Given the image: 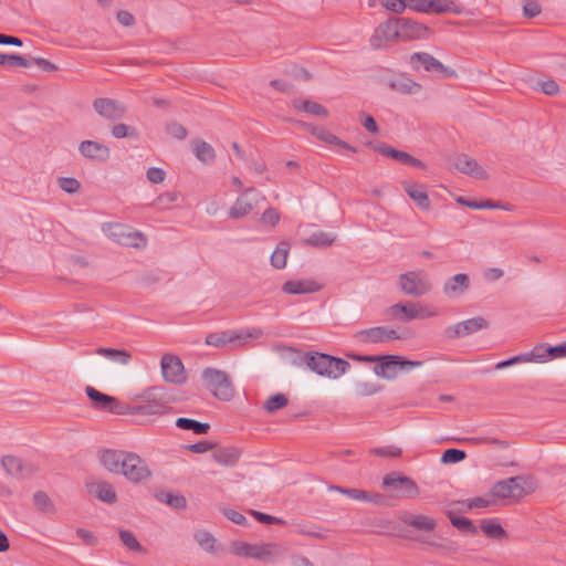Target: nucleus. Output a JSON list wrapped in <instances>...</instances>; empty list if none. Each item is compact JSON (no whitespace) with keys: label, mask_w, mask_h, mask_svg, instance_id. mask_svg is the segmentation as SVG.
I'll return each mask as SVG.
<instances>
[{"label":"nucleus","mask_w":566,"mask_h":566,"mask_svg":"<svg viewBox=\"0 0 566 566\" xmlns=\"http://www.w3.org/2000/svg\"><path fill=\"white\" fill-rule=\"evenodd\" d=\"M161 375L167 382L181 385L186 381V370L181 359L172 354H165L160 360Z\"/></svg>","instance_id":"11"},{"label":"nucleus","mask_w":566,"mask_h":566,"mask_svg":"<svg viewBox=\"0 0 566 566\" xmlns=\"http://www.w3.org/2000/svg\"><path fill=\"white\" fill-rule=\"evenodd\" d=\"M96 354L104 356L111 360L118 361L122 365H127L132 358V355L126 349H115L99 347L96 349Z\"/></svg>","instance_id":"43"},{"label":"nucleus","mask_w":566,"mask_h":566,"mask_svg":"<svg viewBox=\"0 0 566 566\" xmlns=\"http://www.w3.org/2000/svg\"><path fill=\"white\" fill-rule=\"evenodd\" d=\"M163 405H150L149 402L143 401L140 405H126L125 406V415H147V416H157L164 415Z\"/></svg>","instance_id":"39"},{"label":"nucleus","mask_w":566,"mask_h":566,"mask_svg":"<svg viewBox=\"0 0 566 566\" xmlns=\"http://www.w3.org/2000/svg\"><path fill=\"white\" fill-rule=\"evenodd\" d=\"M293 107L297 111H303V112H306L314 116H318V117L328 116V109L325 106H323L316 102L310 101V99H301V98L294 99Z\"/></svg>","instance_id":"35"},{"label":"nucleus","mask_w":566,"mask_h":566,"mask_svg":"<svg viewBox=\"0 0 566 566\" xmlns=\"http://www.w3.org/2000/svg\"><path fill=\"white\" fill-rule=\"evenodd\" d=\"M403 189L407 195L422 209L429 210L431 201L424 190V186L416 182H403Z\"/></svg>","instance_id":"32"},{"label":"nucleus","mask_w":566,"mask_h":566,"mask_svg":"<svg viewBox=\"0 0 566 566\" xmlns=\"http://www.w3.org/2000/svg\"><path fill=\"white\" fill-rule=\"evenodd\" d=\"M454 167L462 174L478 178L488 179L486 171L478 164V161L464 154L458 155L454 159Z\"/></svg>","instance_id":"24"},{"label":"nucleus","mask_w":566,"mask_h":566,"mask_svg":"<svg viewBox=\"0 0 566 566\" xmlns=\"http://www.w3.org/2000/svg\"><path fill=\"white\" fill-rule=\"evenodd\" d=\"M462 502H451L449 504V509L446 511V515L450 520V523L453 527L459 530L461 533L467 535H476L479 533L478 527L473 524V522L468 517L457 516L454 506L461 504Z\"/></svg>","instance_id":"25"},{"label":"nucleus","mask_w":566,"mask_h":566,"mask_svg":"<svg viewBox=\"0 0 566 566\" xmlns=\"http://www.w3.org/2000/svg\"><path fill=\"white\" fill-rule=\"evenodd\" d=\"M262 332L258 328L251 331H223L219 333H210L206 337V344L213 347H223L227 344L240 343L244 344L251 338H258Z\"/></svg>","instance_id":"6"},{"label":"nucleus","mask_w":566,"mask_h":566,"mask_svg":"<svg viewBox=\"0 0 566 566\" xmlns=\"http://www.w3.org/2000/svg\"><path fill=\"white\" fill-rule=\"evenodd\" d=\"M507 482L511 484L512 499L518 500L535 490V483L532 478L524 475H516L507 478Z\"/></svg>","instance_id":"29"},{"label":"nucleus","mask_w":566,"mask_h":566,"mask_svg":"<svg viewBox=\"0 0 566 566\" xmlns=\"http://www.w3.org/2000/svg\"><path fill=\"white\" fill-rule=\"evenodd\" d=\"M382 486L392 489L399 497H416L419 494L417 483L409 476L399 472H391L384 476Z\"/></svg>","instance_id":"7"},{"label":"nucleus","mask_w":566,"mask_h":566,"mask_svg":"<svg viewBox=\"0 0 566 566\" xmlns=\"http://www.w3.org/2000/svg\"><path fill=\"white\" fill-rule=\"evenodd\" d=\"M328 489L345 494L348 497L357 501H363L367 497V491L360 489H348L339 485H331Z\"/></svg>","instance_id":"54"},{"label":"nucleus","mask_w":566,"mask_h":566,"mask_svg":"<svg viewBox=\"0 0 566 566\" xmlns=\"http://www.w3.org/2000/svg\"><path fill=\"white\" fill-rule=\"evenodd\" d=\"M399 32L400 41H411L427 39L430 34V29L413 20L399 18Z\"/></svg>","instance_id":"18"},{"label":"nucleus","mask_w":566,"mask_h":566,"mask_svg":"<svg viewBox=\"0 0 566 566\" xmlns=\"http://www.w3.org/2000/svg\"><path fill=\"white\" fill-rule=\"evenodd\" d=\"M146 177L153 184H160L165 180L166 172L161 168L150 167L146 172Z\"/></svg>","instance_id":"62"},{"label":"nucleus","mask_w":566,"mask_h":566,"mask_svg":"<svg viewBox=\"0 0 566 566\" xmlns=\"http://www.w3.org/2000/svg\"><path fill=\"white\" fill-rule=\"evenodd\" d=\"M410 62L415 71H419L420 66L427 72L441 73L444 77L455 75V71L443 65L439 60L427 52H415L410 56Z\"/></svg>","instance_id":"14"},{"label":"nucleus","mask_w":566,"mask_h":566,"mask_svg":"<svg viewBox=\"0 0 566 566\" xmlns=\"http://www.w3.org/2000/svg\"><path fill=\"white\" fill-rule=\"evenodd\" d=\"M490 494L499 500L512 499L511 484L507 479L496 482L490 491Z\"/></svg>","instance_id":"49"},{"label":"nucleus","mask_w":566,"mask_h":566,"mask_svg":"<svg viewBox=\"0 0 566 566\" xmlns=\"http://www.w3.org/2000/svg\"><path fill=\"white\" fill-rule=\"evenodd\" d=\"M211 457L223 467H234L241 457V451L235 447H213Z\"/></svg>","instance_id":"27"},{"label":"nucleus","mask_w":566,"mask_h":566,"mask_svg":"<svg viewBox=\"0 0 566 566\" xmlns=\"http://www.w3.org/2000/svg\"><path fill=\"white\" fill-rule=\"evenodd\" d=\"M119 538H120L122 543L128 549L134 551V552H142L143 551L142 545L139 544V542L137 541V538H136V536L134 535L133 532L127 531V530H120L119 531Z\"/></svg>","instance_id":"53"},{"label":"nucleus","mask_w":566,"mask_h":566,"mask_svg":"<svg viewBox=\"0 0 566 566\" xmlns=\"http://www.w3.org/2000/svg\"><path fill=\"white\" fill-rule=\"evenodd\" d=\"M87 490L104 503L114 504L117 501V494L112 484L107 481L90 483L87 484Z\"/></svg>","instance_id":"28"},{"label":"nucleus","mask_w":566,"mask_h":566,"mask_svg":"<svg viewBox=\"0 0 566 566\" xmlns=\"http://www.w3.org/2000/svg\"><path fill=\"white\" fill-rule=\"evenodd\" d=\"M176 426L181 430H190L196 434H206L210 429L209 423L184 417L177 418Z\"/></svg>","instance_id":"41"},{"label":"nucleus","mask_w":566,"mask_h":566,"mask_svg":"<svg viewBox=\"0 0 566 566\" xmlns=\"http://www.w3.org/2000/svg\"><path fill=\"white\" fill-rule=\"evenodd\" d=\"M376 151L381 154L382 156L390 157L399 163H402L405 165H410L417 168L424 169L426 165L418 158L409 155L408 153H405L402 150H398L392 148L391 146L380 143L374 147Z\"/></svg>","instance_id":"22"},{"label":"nucleus","mask_w":566,"mask_h":566,"mask_svg":"<svg viewBox=\"0 0 566 566\" xmlns=\"http://www.w3.org/2000/svg\"><path fill=\"white\" fill-rule=\"evenodd\" d=\"M541 90L544 94L553 96L559 91L558 84L554 80H546L541 83Z\"/></svg>","instance_id":"64"},{"label":"nucleus","mask_w":566,"mask_h":566,"mask_svg":"<svg viewBox=\"0 0 566 566\" xmlns=\"http://www.w3.org/2000/svg\"><path fill=\"white\" fill-rule=\"evenodd\" d=\"M93 107L98 115L108 120L120 119L126 113V107L124 104L107 97L96 98L93 102Z\"/></svg>","instance_id":"17"},{"label":"nucleus","mask_w":566,"mask_h":566,"mask_svg":"<svg viewBox=\"0 0 566 566\" xmlns=\"http://www.w3.org/2000/svg\"><path fill=\"white\" fill-rule=\"evenodd\" d=\"M223 514L228 520H230L231 522H233L238 525L244 526L248 524L247 517L235 510L223 509Z\"/></svg>","instance_id":"61"},{"label":"nucleus","mask_w":566,"mask_h":566,"mask_svg":"<svg viewBox=\"0 0 566 566\" xmlns=\"http://www.w3.org/2000/svg\"><path fill=\"white\" fill-rule=\"evenodd\" d=\"M112 136L122 139V138H138L139 134L138 130L130 125L119 123L112 127Z\"/></svg>","instance_id":"47"},{"label":"nucleus","mask_w":566,"mask_h":566,"mask_svg":"<svg viewBox=\"0 0 566 566\" xmlns=\"http://www.w3.org/2000/svg\"><path fill=\"white\" fill-rule=\"evenodd\" d=\"M139 398L149 402L150 405H163V411L166 412L169 408V405L175 401V398L169 392V390L163 386H154L145 389Z\"/></svg>","instance_id":"20"},{"label":"nucleus","mask_w":566,"mask_h":566,"mask_svg":"<svg viewBox=\"0 0 566 566\" xmlns=\"http://www.w3.org/2000/svg\"><path fill=\"white\" fill-rule=\"evenodd\" d=\"M193 151L197 159L203 164H211L216 158L213 147L203 140H197L193 143Z\"/></svg>","instance_id":"42"},{"label":"nucleus","mask_w":566,"mask_h":566,"mask_svg":"<svg viewBox=\"0 0 566 566\" xmlns=\"http://www.w3.org/2000/svg\"><path fill=\"white\" fill-rule=\"evenodd\" d=\"M260 193L255 188H247L242 190L240 197L237 198L234 205L229 210L231 219H241L248 216L258 205Z\"/></svg>","instance_id":"16"},{"label":"nucleus","mask_w":566,"mask_h":566,"mask_svg":"<svg viewBox=\"0 0 566 566\" xmlns=\"http://www.w3.org/2000/svg\"><path fill=\"white\" fill-rule=\"evenodd\" d=\"M400 40L399 18H391L379 24L370 36V46L375 50L386 48V42Z\"/></svg>","instance_id":"9"},{"label":"nucleus","mask_w":566,"mask_h":566,"mask_svg":"<svg viewBox=\"0 0 566 566\" xmlns=\"http://www.w3.org/2000/svg\"><path fill=\"white\" fill-rule=\"evenodd\" d=\"M57 182L60 188L67 193H75L81 187L80 181L72 177H61Z\"/></svg>","instance_id":"56"},{"label":"nucleus","mask_w":566,"mask_h":566,"mask_svg":"<svg viewBox=\"0 0 566 566\" xmlns=\"http://www.w3.org/2000/svg\"><path fill=\"white\" fill-rule=\"evenodd\" d=\"M403 523L419 531L430 532L436 528V521L426 515H407L402 518Z\"/></svg>","instance_id":"36"},{"label":"nucleus","mask_w":566,"mask_h":566,"mask_svg":"<svg viewBox=\"0 0 566 566\" xmlns=\"http://www.w3.org/2000/svg\"><path fill=\"white\" fill-rule=\"evenodd\" d=\"M1 465L4 471L15 479H28L39 471V468L30 461H25L14 455H3Z\"/></svg>","instance_id":"12"},{"label":"nucleus","mask_w":566,"mask_h":566,"mask_svg":"<svg viewBox=\"0 0 566 566\" xmlns=\"http://www.w3.org/2000/svg\"><path fill=\"white\" fill-rule=\"evenodd\" d=\"M376 365L374 367V373L384 379H395L397 376V369L399 368V359L398 355H379L376 356Z\"/></svg>","instance_id":"19"},{"label":"nucleus","mask_w":566,"mask_h":566,"mask_svg":"<svg viewBox=\"0 0 566 566\" xmlns=\"http://www.w3.org/2000/svg\"><path fill=\"white\" fill-rule=\"evenodd\" d=\"M279 551L280 549L276 544H253L251 558L262 562H272L273 557L279 555Z\"/></svg>","instance_id":"38"},{"label":"nucleus","mask_w":566,"mask_h":566,"mask_svg":"<svg viewBox=\"0 0 566 566\" xmlns=\"http://www.w3.org/2000/svg\"><path fill=\"white\" fill-rule=\"evenodd\" d=\"M0 65L6 67H30V61L20 54L0 53Z\"/></svg>","instance_id":"46"},{"label":"nucleus","mask_w":566,"mask_h":566,"mask_svg":"<svg viewBox=\"0 0 566 566\" xmlns=\"http://www.w3.org/2000/svg\"><path fill=\"white\" fill-rule=\"evenodd\" d=\"M99 460L106 470L123 474L134 483L147 481L151 476L146 461L134 452L106 449L101 452Z\"/></svg>","instance_id":"1"},{"label":"nucleus","mask_w":566,"mask_h":566,"mask_svg":"<svg viewBox=\"0 0 566 566\" xmlns=\"http://www.w3.org/2000/svg\"><path fill=\"white\" fill-rule=\"evenodd\" d=\"M167 133L176 139H185L187 137V129L185 126L177 122H171L166 127Z\"/></svg>","instance_id":"58"},{"label":"nucleus","mask_w":566,"mask_h":566,"mask_svg":"<svg viewBox=\"0 0 566 566\" xmlns=\"http://www.w3.org/2000/svg\"><path fill=\"white\" fill-rule=\"evenodd\" d=\"M457 202L462 206H465V207H469L472 209H479V210L480 209H497V207H500V202H494L491 200L475 201V200L467 199L464 197H458Z\"/></svg>","instance_id":"51"},{"label":"nucleus","mask_w":566,"mask_h":566,"mask_svg":"<svg viewBox=\"0 0 566 566\" xmlns=\"http://www.w3.org/2000/svg\"><path fill=\"white\" fill-rule=\"evenodd\" d=\"M388 312L399 321L408 322L416 318H427L433 316L426 307L419 303H397L388 308Z\"/></svg>","instance_id":"15"},{"label":"nucleus","mask_w":566,"mask_h":566,"mask_svg":"<svg viewBox=\"0 0 566 566\" xmlns=\"http://www.w3.org/2000/svg\"><path fill=\"white\" fill-rule=\"evenodd\" d=\"M386 85L392 91L402 94H418L421 91V85L406 75H397L386 82Z\"/></svg>","instance_id":"31"},{"label":"nucleus","mask_w":566,"mask_h":566,"mask_svg":"<svg viewBox=\"0 0 566 566\" xmlns=\"http://www.w3.org/2000/svg\"><path fill=\"white\" fill-rule=\"evenodd\" d=\"M321 290V285L314 280L286 281L282 291L287 294H310Z\"/></svg>","instance_id":"30"},{"label":"nucleus","mask_w":566,"mask_h":566,"mask_svg":"<svg viewBox=\"0 0 566 566\" xmlns=\"http://www.w3.org/2000/svg\"><path fill=\"white\" fill-rule=\"evenodd\" d=\"M251 514L255 517V520L263 524H284L285 522L279 517L269 515L266 513L251 511Z\"/></svg>","instance_id":"60"},{"label":"nucleus","mask_w":566,"mask_h":566,"mask_svg":"<svg viewBox=\"0 0 566 566\" xmlns=\"http://www.w3.org/2000/svg\"><path fill=\"white\" fill-rule=\"evenodd\" d=\"M196 541L198 542L199 546L208 552L212 553L214 549V537L208 533V532H199L195 535Z\"/></svg>","instance_id":"55"},{"label":"nucleus","mask_w":566,"mask_h":566,"mask_svg":"<svg viewBox=\"0 0 566 566\" xmlns=\"http://www.w3.org/2000/svg\"><path fill=\"white\" fill-rule=\"evenodd\" d=\"M287 403L289 399L284 394H275L266 399L263 408L268 413H274L276 410L287 406Z\"/></svg>","instance_id":"48"},{"label":"nucleus","mask_w":566,"mask_h":566,"mask_svg":"<svg viewBox=\"0 0 566 566\" xmlns=\"http://www.w3.org/2000/svg\"><path fill=\"white\" fill-rule=\"evenodd\" d=\"M102 229L107 238L123 247L144 249L147 244V239L142 232L133 231L125 224L109 222L103 224Z\"/></svg>","instance_id":"4"},{"label":"nucleus","mask_w":566,"mask_h":566,"mask_svg":"<svg viewBox=\"0 0 566 566\" xmlns=\"http://www.w3.org/2000/svg\"><path fill=\"white\" fill-rule=\"evenodd\" d=\"M78 151L83 157L101 163L106 161L111 156V150L106 145L90 139L81 142Z\"/></svg>","instance_id":"21"},{"label":"nucleus","mask_w":566,"mask_h":566,"mask_svg":"<svg viewBox=\"0 0 566 566\" xmlns=\"http://www.w3.org/2000/svg\"><path fill=\"white\" fill-rule=\"evenodd\" d=\"M33 503L38 510L44 513H53L54 505L49 495L43 491H36L33 495Z\"/></svg>","instance_id":"50"},{"label":"nucleus","mask_w":566,"mask_h":566,"mask_svg":"<svg viewBox=\"0 0 566 566\" xmlns=\"http://www.w3.org/2000/svg\"><path fill=\"white\" fill-rule=\"evenodd\" d=\"M290 250L287 242H281L271 255V264L275 269H283L286 265V259Z\"/></svg>","instance_id":"44"},{"label":"nucleus","mask_w":566,"mask_h":566,"mask_svg":"<svg viewBox=\"0 0 566 566\" xmlns=\"http://www.w3.org/2000/svg\"><path fill=\"white\" fill-rule=\"evenodd\" d=\"M156 499L175 510H185L187 507L186 497L179 493L161 490L156 494Z\"/></svg>","instance_id":"37"},{"label":"nucleus","mask_w":566,"mask_h":566,"mask_svg":"<svg viewBox=\"0 0 566 566\" xmlns=\"http://www.w3.org/2000/svg\"><path fill=\"white\" fill-rule=\"evenodd\" d=\"M551 357V358H559V357H566V342L558 344L556 346H551L546 349V355L544 357ZM543 358L542 360H544Z\"/></svg>","instance_id":"63"},{"label":"nucleus","mask_w":566,"mask_h":566,"mask_svg":"<svg viewBox=\"0 0 566 566\" xmlns=\"http://www.w3.org/2000/svg\"><path fill=\"white\" fill-rule=\"evenodd\" d=\"M85 392L95 409L114 415H125L126 405L122 403L117 398L103 394L91 386L85 388Z\"/></svg>","instance_id":"10"},{"label":"nucleus","mask_w":566,"mask_h":566,"mask_svg":"<svg viewBox=\"0 0 566 566\" xmlns=\"http://www.w3.org/2000/svg\"><path fill=\"white\" fill-rule=\"evenodd\" d=\"M354 337L357 342L364 344H378L402 338L394 328L388 326H376L361 329L358 331Z\"/></svg>","instance_id":"13"},{"label":"nucleus","mask_w":566,"mask_h":566,"mask_svg":"<svg viewBox=\"0 0 566 566\" xmlns=\"http://www.w3.org/2000/svg\"><path fill=\"white\" fill-rule=\"evenodd\" d=\"M335 234L317 230L312 232L307 238L303 239V242L315 248H328L335 242Z\"/></svg>","instance_id":"34"},{"label":"nucleus","mask_w":566,"mask_h":566,"mask_svg":"<svg viewBox=\"0 0 566 566\" xmlns=\"http://www.w3.org/2000/svg\"><path fill=\"white\" fill-rule=\"evenodd\" d=\"M370 452L373 454L379 455V457L398 458L401 455L402 450L396 446H387V447H382V448L371 449Z\"/></svg>","instance_id":"57"},{"label":"nucleus","mask_w":566,"mask_h":566,"mask_svg":"<svg viewBox=\"0 0 566 566\" xmlns=\"http://www.w3.org/2000/svg\"><path fill=\"white\" fill-rule=\"evenodd\" d=\"M303 361L312 371L332 379L339 378L350 367L347 360L323 353L306 354Z\"/></svg>","instance_id":"2"},{"label":"nucleus","mask_w":566,"mask_h":566,"mask_svg":"<svg viewBox=\"0 0 566 566\" xmlns=\"http://www.w3.org/2000/svg\"><path fill=\"white\" fill-rule=\"evenodd\" d=\"M489 327V322L482 316H475L444 328L443 335L448 339L462 338Z\"/></svg>","instance_id":"8"},{"label":"nucleus","mask_w":566,"mask_h":566,"mask_svg":"<svg viewBox=\"0 0 566 566\" xmlns=\"http://www.w3.org/2000/svg\"><path fill=\"white\" fill-rule=\"evenodd\" d=\"M481 530L490 538H502L506 535L504 528L495 520H482Z\"/></svg>","instance_id":"45"},{"label":"nucleus","mask_w":566,"mask_h":566,"mask_svg":"<svg viewBox=\"0 0 566 566\" xmlns=\"http://www.w3.org/2000/svg\"><path fill=\"white\" fill-rule=\"evenodd\" d=\"M539 349L538 347H535L531 353H526V354H520L517 356H514V357H511L506 360H502L500 363H497L495 365V369H504V368H507L516 363H522V361H531V360H535V359H543L544 358V354H541L539 353Z\"/></svg>","instance_id":"40"},{"label":"nucleus","mask_w":566,"mask_h":566,"mask_svg":"<svg viewBox=\"0 0 566 566\" xmlns=\"http://www.w3.org/2000/svg\"><path fill=\"white\" fill-rule=\"evenodd\" d=\"M202 379L211 395L221 400L230 401L234 397V388L229 375L220 369L207 367L202 370Z\"/></svg>","instance_id":"3"},{"label":"nucleus","mask_w":566,"mask_h":566,"mask_svg":"<svg viewBox=\"0 0 566 566\" xmlns=\"http://www.w3.org/2000/svg\"><path fill=\"white\" fill-rule=\"evenodd\" d=\"M301 125L305 129H307L312 135H314L317 139L324 142L326 144L336 145V146H339V147H342L344 149H347V150H350L353 153H356V148L355 147H353L348 143L342 140L340 138H338L337 136H335L334 134H332L331 132L325 129L324 127H322V126H314V125L305 124V123H302Z\"/></svg>","instance_id":"26"},{"label":"nucleus","mask_w":566,"mask_h":566,"mask_svg":"<svg viewBox=\"0 0 566 566\" xmlns=\"http://www.w3.org/2000/svg\"><path fill=\"white\" fill-rule=\"evenodd\" d=\"M429 13H454L461 14L463 8L454 0H429Z\"/></svg>","instance_id":"33"},{"label":"nucleus","mask_w":566,"mask_h":566,"mask_svg":"<svg viewBox=\"0 0 566 566\" xmlns=\"http://www.w3.org/2000/svg\"><path fill=\"white\" fill-rule=\"evenodd\" d=\"M465 458L467 453L464 450L450 448L442 453L440 461L444 464H453L463 461Z\"/></svg>","instance_id":"52"},{"label":"nucleus","mask_w":566,"mask_h":566,"mask_svg":"<svg viewBox=\"0 0 566 566\" xmlns=\"http://www.w3.org/2000/svg\"><path fill=\"white\" fill-rule=\"evenodd\" d=\"M381 4L394 13H402L407 9V0H381Z\"/></svg>","instance_id":"59"},{"label":"nucleus","mask_w":566,"mask_h":566,"mask_svg":"<svg viewBox=\"0 0 566 566\" xmlns=\"http://www.w3.org/2000/svg\"><path fill=\"white\" fill-rule=\"evenodd\" d=\"M398 285L402 293L420 297L432 289L428 275L423 271H409L399 275Z\"/></svg>","instance_id":"5"},{"label":"nucleus","mask_w":566,"mask_h":566,"mask_svg":"<svg viewBox=\"0 0 566 566\" xmlns=\"http://www.w3.org/2000/svg\"><path fill=\"white\" fill-rule=\"evenodd\" d=\"M470 289V277L465 273H458L449 277L443 284V293L450 298L463 295Z\"/></svg>","instance_id":"23"}]
</instances>
